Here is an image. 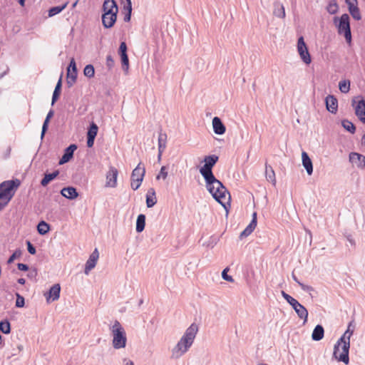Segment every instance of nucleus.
I'll list each match as a JSON object with an SVG mask.
<instances>
[{"label": "nucleus", "instance_id": "1", "mask_svg": "<svg viewBox=\"0 0 365 365\" xmlns=\"http://www.w3.org/2000/svg\"><path fill=\"white\" fill-rule=\"evenodd\" d=\"M218 159L219 158L216 155H206L203 160L205 165L200 168V173L205 181L206 188L209 192L214 199L222 204V199L225 198L226 193L229 194V192L212 173V168L217 163Z\"/></svg>", "mask_w": 365, "mask_h": 365}, {"label": "nucleus", "instance_id": "2", "mask_svg": "<svg viewBox=\"0 0 365 365\" xmlns=\"http://www.w3.org/2000/svg\"><path fill=\"white\" fill-rule=\"evenodd\" d=\"M355 329L354 320L351 321L347 327L346 330L343 335L338 339L334 346L333 357L338 361L344 362L345 364L349 363V349L350 338Z\"/></svg>", "mask_w": 365, "mask_h": 365}, {"label": "nucleus", "instance_id": "3", "mask_svg": "<svg viewBox=\"0 0 365 365\" xmlns=\"http://www.w3.org/2000/svg\"><path fill=\"white\" fill-rule=\"evenodd\" d=\"M198 329V325L195 323L191 324L187 328L182 336L172 350L173 358L178 359L189 350L194 342Z\"/></svg>", "mask_w": 365, "mask_h": 365}, {"label": "nucleus", "instance_id": "4", "mask_svg": "<svg viewBox=\"0 0 365 365\" xmlns=\"http://www.w3.org/2000/svg\"><path fill=\"white\" fill-rule=\"evenodd\" d=\"M20 185L21 181L17 178L0 183V211L11 200Z\"/></svg>", "mask_w": 365, "mask_h": 365}, {"label": "nucleus", "instance_id": "5", "mask_svg": "<svg viewBox=\"0 0 365 365\" xmlns=\"http://www.w3.org/2000/svg\"><path fill=\"white\" fill-rule=\"evenodd\" d=\"M102 24L106 29L112 28L117 20L118 7L115 0H104L103 4Z\"/></svg>", "mask_w": 365, "mask_h": 365}, {"label": "nucleus", "instance_id": "6", "mask_svg": "<svg viewBox=\"0 0 365 365\" xmlns=\"http://www.w3.org/2000/svg\"><path fill=\"white\" fill-rule=\"evenodd\" d=\"M110 330L113 336L112 344L113 348L115 349L125 348L127 343V336L121 324L115 320L113 326L110 327Z\"/></svg>", "mask_w": 365, "mask_h": 365}, {"label": "nucleus", "instance_id": "7", "mask_svg": "<svg viewBox=\"0 0 365 365\" xmlns=\"http://www.w3.org/2000/svg\"><path fill=\"white\" fill-rule=\"evenodd\" d=\"M334 23L339 35H344L349 46L351 45L352 37L350 27V19L347 14H342L339 18L334 17Z\"/></svg>", "mask_w": 365, "mask_h": 365}, {"label": "nucleus", "instance_id": "8", "mask_svg": "<svg viewBox=\"0 0 365 365\" xmlns=\"http://www.w3.org/2000/svg\"><path fill=\"white\" fill-rule=\"evenodd\" d=\"M281 294L287 302L292 306V309L297 313L298 317L304 320L303 324H305L307 322L309 314L308 311L305 307L300 304L296 299L286 293L284 291H282Z\"/></svg>", "mask_w": 365, "mask_h": 365}, {"label": "nucleus", "instance_id": "9", "mask_svg": "<svg viewBox=\"0 0 365 365\" xmlns=\"http://www.w3.org/2000/svg\"><path fill=\"white\" fill-rule=\"evenodd\" d=\"M352 106H354L356 115L360 121L365 123V100L361 96H357L353 99Z\"/></svg>", "mask_w": 365, "mask_h": 365}, {"label": "nucleus", "instance_id": "10", "mask_svg": "<svg viewBox=\"0 0 365 365\" xmlns=\"http://www.w3.org/2000/svg\"><path fill=\"white\" fill-rule=\"evenodd\" d=\"M297 51L301 59L304 63L309 65L312 62V58L308 51L307 44L304 42L303 36H300L297 41Z\"/></svg>", "mask_w": 365, "mask_h": 365}, {"label": "nucleus", "instance_id": "11", "mask_svg": "<svg viewBox=\"0 0 365 365\" xmlns=\"http://www.w3.org/2000/svg\"><path fill=\"white\" fill-rule=\"evenodd\" d=\"M78 70L76 64L75 59L71 58L67 71V81L66 84L68 88H71L76 83L77 79Z\"/></svg>", "mask_w": 365, "mask_h": 365}, {"label": "nucleus", "instance_id": "12", "mask_svg": "<svg viewBox=\"0 0 365 365\" xmlns=\"http://www.w3.org/2000/svg\"><path fill=\"white\" fill-rule=\"evenodd\" d=\"M118 170L113 166H110L109 170L106 173V187H115L117 186V178Z\"/></svg>", "mask_w": 365, "mask_h": 365}, {"label": "nucleus", "instance_id": "13", "mask_svg": "<svg viewBox=\"0 0 365 365\" xmlns=\"http://www.w3.org/2000/svg\"><path fill=\"white\" fill-rule=\"evenodd\" d=\"M99 257V252L98 249L96 248L93 252L91 254L88 259L86 262L84 272L86 274H88L90 271L96 267L98 259Z\"/></svg>", "mask_w": 365, "mask_h": 365}, {"label": "nucleus", "instance_id": "14", "mask_svg": "<svg viewBox=\"0 0 365 365\" xmlns=\"http://www.w3.org/2000/svg\"><path fill=\"white\" fill-rule=\"evenodd\" d=\"M77 149V145L76 144H71L68 147H67L64 150V153L59 160L58 164L63 165L68 162H69L73 157L74 151Z\"/></svg>", "mask_w": 365, "mask_h": 365}, {"label": "nucleus", "instance_id": "15", "mask_svg": "<svg viewBox=\"0 0 365 365\" xmlns=\"http://www.w3.org/2000/svg\"><path fill=\"white\" fill-rule=\"evenodd\" d=\"M327 109L329 112L335 114L338 110V101L332 95H328L325 98Z\"/></svg>", "mask_w": 365, "mask_h": 365}, {"label": "nucleus", "instance_id": "16", "mask_svg": "<svg viewBox=\"0 0 365 365\" xmlns=\"http://www.w3.org/2000/svg\"><path fill=\"white\" fill-rule=\"evenodd\" d=\"M61 286L59 284H53L48 292V296L45 294L46 301L49 302L50 300L52 302L56 301L60 297Z\"/></svg>", "mask_w": 365, "mask_h": 365}, {"label": "nucleus", "instance_id": "17", "mask_svg": "<svg viewBox=\"0 0 365 365\" xmlns=\"http://www.w3.org/2000/svg\"><path fill=\"white\" fill-rule=\"evenodd\" d=\"M213 131L217 135H223L226 131L225 125L219 117H214L212 119Z\"/></svg>", "mask_w": 365, "mask_h": 365}, {"label": "nucleus", "instance_id": "18", "mask_svg": "<svg viewBox=\"0 0 365 365\" xmlns=\"http://www.w3.org/2000/svg\"><path fill=\"white\" fill-rule=\"evenodd\" d=\"M349 162L353 163L356 160H359V163L357 164L359 168H365V155L356 152H351L349 155Z\"/></svg>", "mask_w": 365, "mask_h": 365}, {"label": "nucleus", "instance_id": "19", "mask_svg": "<svg viewBox=\"0 0 365 365\" xmlns=\"http://www.w3.org/2000/svg\"><path fill=\"white\" fill-rule=\"evenodd\" d=\"M61 194L66 198L74 200L78 196L77 190L74 187H66L61 190Z\"/></svg>", "mask_w": 365, "mask_h": 365}, {"label": "nucleus", "instance_id": "20", "mask_svg": "<svg viewBox=\"0 0 365 365\" xmlns=\"http://www.w3.org/2000/svg\"><path fill=\"white\" fill-rule=\"evenodd\" d=\"M302 165L304 167L305 170H307V173L308 175H312L313 173V164L312 162V160L309 157L308 154L303 151L302 153Z\"/></svg>", "mask_w": 365, "mask_h": 365}, {"label": "nucleus", "instance_id": "21", "mask_svg": "<svg viewBox=\"0 0 365 365\" xmlns=\"http://www.w3.org/2000/svg\"><path fill=\"white\" fill-rule=\"evenodd\" d=\"M145 174V168L142 163H139L131 173V178L143 180Z\"/></svg>", "mask_w": 365, "mask_h": 365}, {"label": "nucleus", "instance_id": "22", "mask_svg": "<svg viewBox=\"0 0 365 365\" xmlns=\"http://www.w3.org/2000/svg\"><path fill=\"white\" fill-rule=\"evenodd\" d=\"M324 335V329L322 325L317 324L312 334V339L314 341H318L323 339Z\"/></svg>", "mask_w": 365, "mask_h": 365}, {"label": "nucleus", "instance_id": "23", "mask_svg": "<svg viewBox=\"0 0 365 365\" xmlns=\"http://www.w3.org/2000/svg\"><path fill=\"white\" fill-rule=\"evenodd\" d=\"M273 14L280 19L285 18L286 14H285V9L284 6L282 4H281L279 1H275L274 3V11Z\"/></svg>", "mask_w": 365, "mask_h": 365}, {"label": "nucleus", "instance_id": "24", "mask_svg": "<svg viewBox=\"0 0 365 365\" xmlns=\"http://www.w3.org/2000/svg\"><path fill=\"white\" fill-rule=\"evenodd\" d=\"M157 203L155 191L154 188H150L146 195V205L148 208L153 207Z\"/></svg>", "mask_w": 365, "mask_h": 365}, {"label": "nucleus", "instance_id": "25", "mask_svg": "<svg viewBox=\"0 0 365 365\" xmlns=\"http://www.w3.org/2000/svg\"><path fill=\"white\" fill-rule=\"evenodd\" d=\"M265 177L274 186L276 185L275 173L272 167L267 163L265 164Z\"/></svg>", "mask_w": 365, "mask_h": 365}, {"label": "nucleus", "instance_id": "26", "mask_svg": "<svg viewBox=\"0 0 365 365\" xmlns=\"http://www.w3.org/2000/svg\"><path fill=\"white\" fill-rule=\"evenodd\" d=\"M59 175V170H56L51 173H45L44 177L41 180V185L47 186L51 181L54 180Z\"/></svg>", "mask_w": 365, "mask_h": 365}, {"label": "nucleus", "instance_id": "27", "mask_svg": "<svg viewBox=\"0 0 365 365\" xmlns=\"http://www.w3.org/2000/svg\"><path fill=\"white\" fill-rule=\"evenodd\" d=\"M158 151L164 152L166 148L167 143V134L165 133H163L162 129H160L158 135Z\"/></svg>", "mask_w": 365, "mask_h": 365}, {"label": "nucleus", "instance_id": "28", "mask_svg": "<svg viewBox=\"0 0 365 365\" xmlns=\"http://www.w3.org/2000/svg\"><path fill=\"white\" fill-rule=\"evenodd\" d=\"M145 226V215L144 214H140L136 220L135 230L138 233H140L143 231Z\"/></svg>", "mask_w": 365, "mask_h": 365}, {"label": "nucleus", "instance_id": "29", "mask_svg": "<svg viewBox=\"0 0 365 365\" xmlns=\"http://www.w3.org/2000/svg\"><path fill=\"white\" fill-rule=\"evenodd\" d=\"M54 110L51 109L48 113H47V115L46 117V119L44 120V122L42 125V130L41 133V138H43L45 133H46L48 127V123L51 120V118L53 116Z\"/></svg>", "mask_w": 365, "mask_h": 365}, {"label": "nucleus", "instance_id": "30", "mask_svg": "<svg viewBox=\"0 0 365 365\" xmlns=\"http://www.w3.org/2000/svg\"><path fill=\"white\" fill-rule=\"evenodd\" d=\"M50 230V225L45 221H41L37 225V231L41 235L47 234Z\"/></svg>", "mask_w": 365, "mask_h": 365}, {"label": "nucleus", "instance_id": "31", "mask_svg": "<svg viewBox=\"0 0 365 365\" xmlns=\"http://www.w3.org/2000/svg\"><path fill=\"white\" fill-rule=\"evenodd\" d=\"M348 9H349V11L350 14L354 19H356L357 21L361 19V15L360 13V10H359V7L357 6V5H350V6H349Z\"/></svg>", "mask_w": 365, "mask_h": 365}, {"label": "nucleus", "instance_id": "32", "mask_svg": "<svg viewBox=\"0 0 365 365\" xmlns=\"http://www.w3.org/2000/svg\"><path fill=\"white\" fill-rule=\"evenodd\" d=\"M257 227L253 222H250V224L246 227V228L240 233V238L242 240L248 237L255 229Z\"/></svg>", "mask_w": 365, "mask_h": 365}, {"label": "nucleus", "instance_id": "33", "mask_svg": "<svg viewBox=\"0 0 365 365\" xmlns=\"http://www.w3.org/2000/svg\"><path fill=\"white\" fill-rule=\"evenodd\" d=\"M341 125L346 130L351 133V134H354L356 132V126L352 122L347 119H344L341 120Z\"/></svg>", "mask_w": 365, "mask_h": 365}, {"label": "nucleus", "instance_id": "34", "mask_svg": "<svg viewBox=\"0 0 365 365\" xmlns=\"http://www.w3.org/2000/svg\"><path fill=\"white\" fill-rule=\"evenodd\" d=\"M350 81L349 80H342L339 83V88L340 91L343 93H347L350 90Z\"/></svg>", "mask_w": 365, "mask_h": 365}, {"label": "nucleus", "instance_id": "35", "mask_svg": "<svg viewBox=\"0 0 365 365\" xmlns=\"http://www.w3.org/2000/svg\"><path fill=\"white\" fill-rule=\"evenodd\" d=\"M66 6H67V3H66L61 6L51 7L48 10V16L52 17V16L61 13L66 7Z\"/></svg>", "mask_w": 365, "mask_h": 365}, {"label": "nucleus", "instance_id": "36", "mask_svg": "<svg viewBox=\"0 0 365 365\" xmlns=\"http://www.w3.org/2000/svg\"><path fill=\"white\" fill-rule=\"evenodd\" d=\"M0 331L5 334H9L11 332V324L7 319L0 322Z\"/></svg>", "mask_w": 365, "mask_h": 365}, {"label": "nucleus", "instance_id": "37", "mask_svg": "<svg viewBox=\"0 0 365 365\" xmlns=\"http://www.w3.org/2000/svg\"><path fill=\"white\" fill-rule=\"evenodd\" d=\"M98 130V125L94 122H91L87 131V135L96 138Z\"/></svg>", "mask_w": 365, "mask_h": 365}, {"label": "nucleus", "instance_id": "38", "mask_svg": "<svg viewBox=\"0 0 365 365\" xmlns=\"http://www.w3.org/2000/svg\"><path fill=\"white\" fill-rule=\"evenodd\" d=\"M83 74L89 78L94 77L95 68L93 66L92 64L86 65L83 69Z\"/></svg>", "mask_w": 365, "mask_h": 365}, {"label": "nucleus", "instance_id": "39", "mask_svg": "<svg viewBox=\"0 0 365 365\" xmlns=\"http://www.w3.org/2000/svg\"><path fill=\"white\" fill-rule=\"evenodd\" d=\"M339 9L338 4L336 0H333L332 2H330L327 6V11L330 14H335Z\"/></svg>", "mask_w": 365, "mask_h": 365}, {"label": "nucleus", "instance_id": "40", "mask_svg": "<svg viewBox=\"0 0 365 365\" xmlns=\"http://www.w3.org/2000/svg\"><path fill=\"white\" fill-rule=\"evenodd\" d=\"M16 307L21 308L24 307L25 299L24 297H22L20 294L16 293Z\"/></svg>", "mask_w": 365, "mask_h": 365}, {"label": "nucleus", "instance_id": "41", "mask_svg": "<svg viewBox=\"0 0 365 365\" xmlns=\"http://www.w3.org/2000/svg\"><path fill=\"white\" fill-rule=\"evenodd\" d=\"M143 182V180L137 179V178H131V182H130V187L133 190H138L140 186L141 185V183Z\"/></svg>", "mask_w": 365, "mask_h": 365}, {"label": "nucleus", "instance_id": "42", "mask_svg": "<svg viewBox=\"0 0 365 365\" xmlns=\"http://www.w3.org/2000/svg\"><path fill=\"white\" fill-rule=\"evenodd\" d=\"M122 68L124 71H128L129 68V59L128 56H120Z\"/></svg>", "mask_w": 365, "mask_h": 365}, {"label": "nucleus", "instance_id": "43", "mask_svg": "<svg viewBox=\"0 0 365 365\" xmlns=\"http://www.w3.org/2000/svg\"><path fill=\"white\" fill-rule=\"evenodd\" d=\"M22 255V252L20 249H17L14 251V252L9 257L8 259V263L10 264L14 262V260L16 258H19Z\"/></svg>", "mask_w": 365, "mask_h": 365}, {"label": "nucleus", "instance_id": "44", "mask_svg": "<svg viewBox=\"0 0 365 365\" xmlns=\"http://www.w3.org/2000/svg\"><path fill=\"white\" fill-rule=\"evenodd\" d=\"M127 50L128 48L125 42L122 41L118 48V54L120 55V56H128Z\"/></svg>", "mask_w": 365, "mask_h": 365}, {"label": "nucleus", "instance_id": "45", "mask_svg": "<svg viewBox=\"0 0 365 365\" xmlns=\"http://www.w3.org/2000/svg\"><path fill=\"white\" fill-rule=\"evenodd\" d=\"M168 173L167 170V168L165 166H162L160 170V173L156 176V179L159 180L160 178H163V180L166 179L168 177Z\"/></svg>", "mask_w": 365, "mask_h": 365}, {"label": "nucleus", "instance_id": "46", "mask_svg": "<svg viewBox=\"0 0 365 365\" xmlns=\"http://www.w3.org/2000/svg\"><path fill=\"white\" fill-rule=\"evenodd\" d=\"M229 271V268L226 267L222 272V277L223 279L230 282H233L234 279L232 276L227 274V272Z\"/></svg>", "mask_w": 365, "mask_h": 365}, {"label": "nucleus", "instance_id": "47", "mask_svg": "<svg viewBox=\"0 0 365 365\" xmlns=\"http://www.w3.org/2000/svg\"><path fill=\"white\" fill-rule=\"evenodd\" d=\"M115 66V61L111 55L106 56V66L108 70H111Z\"/></svg>", "mask_w": 365, "mask_h": 365}, {"label": "nucleus", "instance_id": "48", "mask_svg": "<svg viewBox=\"0 0 365 365\" xmlns=\"http://www.w3.org/2000/svg\"><path fill=\"white\" fill-rule=\"evenodd\" d=\"M27 250L31 255H35L36 252V247L31 244L30 241H26Z\"/></svg>", "mask_w": 365, "mask_h": 365}, {"label": "nucleus", "instance_id": "49", "mask_svg": "<svg viewBox=\"0 0 365 365\" xmlns=\"http://www.w3.org/2000/svg\"><path fill=\"white\" fill-rule=\"evenodd\" d=\"M127 11L126 14L124 16L123 20L125 22H128L130 21L132 8H124Z\"/></svg>", "mask_w": 365, "mask_h": 365}, {"label": "nucleus", "instance_id": "50", "mask_svg": "<svg viewBox=\"0 0 365 365\" xmlns=\"http://www.w3.org/2000/svg\"><path fill=\"white\" fill-rule=\"evenodd\" d=\"M299 286L302 288V289L305 292L314 291V288L312 286L306 285V284H303L302 282L299 283Z\"/></svg>", "mask_w": 365, "mask_h": 365}, {"label": "nucleus", "instance_id": "51", "mask_svg": "<svg viewBox=\"0 0 365 365\" xmlns=\"http://www.w3.org/2000/svg\"><path fill=\"white\" fill-rule=\"evenodd\" d=\"M17 267L19 270L26 272L29 270V267L26 264L24 263H18Z\"/></svg>", "mask_w": 365, "mask_h": 365}, {"label": "nucleus", "instance_id": "52", "mask_svg": "<svg viewBox=\"0 0 365 365\" xmlns=\"http://www.w3.org/2000/svg\"><path fill=\"white\" fill-rule=\"evenodd\" d=\"M87 137V140H86V144H87V147L88 148H92L94 145V141H95V138H91L90 136H86Z\"/></svg>", "mask_w": 365, "mask_h": 365}, {"label": "nucleus", "instance_id": "53", "mask_svg": "<svg viewBox=\"0 0 365 365\" xmlns=\"http://www.w3.org/2000/svg\"><path fill=\"white\" fill-rule=\"evenodd\" d=\"M11 146H9L6 148V151L4 153L2 158L4 160L8 159L11 155Z\"/></svg>", "mask_w": 365, "mask_h": 365}, {"label": "nucleus", "instance_id": "54", "mask_svg": "<svg viewBox=\"0 0 365 365\" xmlns=\"http://www.w3.org/2000/svg\"><path fill=\"white\" fill-rule=\"evenodd\" d=\"M62 78H63V72L61 73L60 78L56 85L55 89L61 91L62 88Z\"/></svg>", "mask_w": 365, "mask_h": 365}, {"label": "nucleus", "instance_id": "55", "mask_svg": "<svg viewBox=\"0 0 365 365\" xmlns=\"http://www.w3.org/2000/svg\"><path fill=\"white\" fill-rule=\"evenodd\" d=\"M345 2L348 5V7L350 6V5H357L358 4L357 0H345Z\"/></svg>", "mask_w": 365, "mask_h": 365}, {"label": "nucleus", "instance_id": "56", "mask_svg": "<svg viewBox=\"0 0 365 365\" xmlns=\"http://www.w3.org/2000/svg\"><path fill=\"white\" fill-rule=\"evenodd\" d=\"M250 222H253L255 225H257V212H254L252 215V220Z\"/></svg>", "mask_w": 365, "mask_h": 365}, {"label": "nucleus", "instance_id": "57", "mask_svg": "<svg viewBox=\"0 0 365 365\" xmlns=\"http://www.w3.org/2000/svg\"><path fill=\"white\" fill-rule=\"evenodd\" d=\"M123 365H134V363L133 361L127 359H123Z\"/></svg>", "mask_w": 365, "mask_h": 365}, {"label": "nucleus", "instance_id": "58", "mask_svg": "<svg viewBox=\"0 0 365 365\" xmlns=\"http://www.w3.org/2000/svg\"><path fill=\"white\" fill-rule=\"evenodd\" d=\"M292 277L293 279V280L294 282H296L299 285V283H302L299 279L298 278L296 277V275L294 274V272L292 273Z\"/></svg>", "mask_w": 365, "mask_h": 365}, {"label": "nucleus", "instance_id": "59", "mask_svg": "<svg viewBox=\"0 0 365 365\" xmlns=\"http://www.w3.org/2000/svg\"><path fill=\"white\" fill-rule=\"evenodd\" d=\"M126 4L124 6V8H132L131 0H125Z\"/></svg>", "mask_w": 365, "mask_h": 365}, {"label": "nucleus", "instance_id": "60", "mask_svg": "<svg viewBox=\"0 0 365 365\" xmlns=\"http://www.w3.org/2000/svg\"><path fill=\"white\" fill-rule=\"evenodd\" d=\"M59 97L58 96H52V100H51V105L53 106L54 103L58 100Z\"/></svg>", "mask_w": 365, "mask_h": 365}, {"label": "nucleus", "instance_id": "61", "mask_svg": "<svg viewBox=\"0 0 365 365\" xmlns=\"http://www.w3.org/2000/svg\"><path fill=\"white\" fill-rule=\"evenodd\" d=\"M61 92V91L54 89L53 95L55 96L60 97Z\"/></svg>", "mask_w": 365, "mask_h": 365}, {"label": "nucleus", "instance_id": "62", "mask_svg": "<svg viewBox=\"0 0 365 365\" xmlns=\"http://www.w3.org/2000/svg\"><path fill=\"white\" fill-rule=\"evenodd\" d=\"M61 92V91L54 89L53 95L55 96L60 97Z\"/></svg>", "mask_w": 365, "mask_h": 365}, {"label": "nucleus", "instance_id": "63", "mask_svg": "<svg viewBox=\"0 0 365 365\" xmlns=\"http://www.w3.org/2000/svg\"><path fill=\"white\" fill-rule=\"evenodd\" d=\"M17 282L20 284H24L26 283V280L24 278H19Z\"/></svg>", "mask_w": 365, "mask_h": 365}, {"label": "nucleus", "instance_id": "64", "mask_svg": "<svg viewBox=\"0 0 365 365\" xmlns=\"http://www.w3.org/2000/svg\"><path fill=\"white\" fill-rule=\"evenodd\" d=\"M163 153V152L158 151V162L160 161Z\"/></svg>", "mask_w": 365, "mask_h": 365}]
</instances>
